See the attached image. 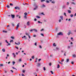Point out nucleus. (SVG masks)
Wrapping results in <instances>:
<instances>
[{"label": "nucleus", "instance_id": "de8ad7c7", "mask_svg": "<svg viewBox=\"0 0 76 76\" xmlns=\"http://www.w3.org/2000/svg\"><path fill=\"white\" fill-rule=\"evenodd\" d=\"M26 37V36H24L23 37H22V38H25Z\"/></svg>", "mask_w": 76, "mask_h": 76}, {"label": "nucleus", "instance_id": "c03bdc74", "mask_svg": "<svg viewBox=\"0 0 76 76\" xmlns=\"http://www.w3.org/2000/svg\"><path fill=\"white\" fill-rule=\"evenodd\" d=\"M7 8H10V6H9V5H7Z\"/></svg>", "mask_w": 76, "mask_h": 76}, {"label": "nucleus", "instance_id": "bb28decb", "mask_svg": "<svg viewBox=\"0 0 76 76\" xmlns=\"http://www.w3.org/2000/svg\"><path fill=\"white\" fill-rule=\"evenodd\" d=\"M10 6H13V4H12V3L10 4Z\"/></svg>", "mask_w": 76, "mask_h": 76}, {"label": "nucleus", "instance_id": "9d476101", "mask_svg": "<svg viewBox=\"0 0 76 76\" xmlns=\"http://www.w3.org/2000/svg\"><path fill=\"white\" fill-rule=\"evenodd\" d=\"M69 59H66V63H68V62H69Z\"/></svg>", "mask_w": 76, "mask_h": 76}, {"label": "nucleus", "instance_id": "0eeeda50", "mask_svg": "<svg viewBox=\"0 0 76 76\" xmlns=\"http://www.w3.org/2000/svg\"><path fill=\"white\" fill-rule=\"evenodd\" d=\"M60 18L61 19V20H63V17L62 16H61L60 17Z\"/></svg>", "mask_w": 76, "mask_h": 76}, {"label": "nucleus", "instance_id": "a211bd4d", "mask_svg": "<svg viewBox=\"0 0 76 76\" xmlns=\"http://www.w3.org/2000/svg\"><path fill=\"white\" fill-rule=\"evenodd\" d=\"M25 34H26V35H28H28H29V34H28L27 33V32H26Z\"/></svg>", "mask_w": 76, "mask_h": 76}, {"label": "nucleus", "instance_id": "39448f33", "mask_svg": "<svg viewBox=\"0 0 76 76\" xmlns=\"http://www.w3.org/2000/svg\"><path fill=\"white\" fill-rule=\"evenodd\" d=\"M11 16L12 17V19H13L14 18H15V15H13L12 14L11 15Z\"/></svg>", "mask_w": 76, "mask_h": 76}, {"label": "nucleus", "instance_id": "412c9836", "mask_svg": "<svg viewBox=\"0 0 76 76\" xmlns=\"http://www.w3.org/2000/svg\"><path fill=\"white\" fill-rule=\"evenodd\" d=\"M12 63H13V65H14V64H15V62L13 61L12 62Z\"/></svg>", "mask_w": 76, "mask_h": 76}, {"label": "nucleus", "instance_id": "1a4fd4ad", "mask_svg": "<svg viewBox=\"0 0 76 76\" xmlns=\"http://www.w3.org/2000/svg\"><path fill=\"white\" fill-rule=\"evenodd\" d=\"M62 9H65L66 8L65 5H64L62 7Z\"/></svg>", "mask_w": 76, "mask_h": 76}, {"label": "nucleus", "instance_id": "69168bd1", "mask_svg": "<svg viewBox=\"0 0 76 76\" xmlns=\"http://www.w3.org/2000/svg\"><path fill=\"white\" fill-rule=\"evenodd\" d=\"M64 50H61V53H63L64 52Z\"/></svg>", "mask_w": 76, "mask_h": 76}, {"label": "nucleus", "instance_id": "8fccbe9b", "mask_svg": "<svg viewBox=\"0 0 76 76\" xmlns=\"http://www.w3.org/2000/svg\"><path fill=\"white\" fill-rule=\"evenodd\" d=\"M42 6H43L44 7H45V5H44V4H43L42 7Z\"/></svg>", "mask_w": 76, "mask_h": 76}, {"label": "nucleus", "instance_id": "3c124183", "mask_svg": "<svg viewBox=\"0 0 76 76\" xmlns=\"http://www.w3.org/2000/svg\"><path fill=\"white\" fill-rule=\"evenodd\" d=\"M21 75L22 76H25V75H24V74H21Z\"/></svg>", "mask_w": 76, "mask_h": 76}, {"label": "nucleus", "instance_id": "6e6d98bb", "mask_svg": "<svg viewBox=\"0 0 76 76\" xmlns=\"http://www.w3.org/2000/svg\"><path fill=\"white\" fill-rule=\"evenodd\" d=\"M41 14H42V15H45V14H44V13H43V12Z\"/></svg>", "mask_w": 76, "mask_h": 76}, {"label": "nucleus", "instance_id": "4d7b16f0", "mask_svg": "<svg viewBox=\"0 0 76 76\" xmlns=\"http://www.w3.org/2000/svg\"><path fill=\"white\" fill-rule=\"evenodd\" d=\"M34 21H37V19L36 18L34 19Z\"/></svg>", "mask_w": 76, "mask_h": 76}, {"label": "nucleus", "instance_id": "09e8293b", "mask_svg": "<svg viewBox=\"0 0 76 76\" xmlns=\"http://www.w3.org/2000/svg\"><path fill=\"white\" fill-rule=\"evenodd\" d=\"M39 47L40 48H42V47H41V45L39 46Z\"/></svg>", "mask_w": 76, "mask_h": 76}, {"label": "nucleus", "instance_id": "ea45409f", "mask_svg": "<svg viewBox=\"0 0 76 76\" xmlns=\"http://www.w3.org/2000/svg\"><path fill=\"white\" fill-rule=\"evenodd\" d=\"M73 57H76V56H75V55H73Z\"/></svg>", "mask_w": 76, "mask_h": 76}, {"label": "nucleus", "instance_id": "49530a36", "mask_svg": "<svg viewBox=\"0 0 76 76\" xmlns=\"http://www.w3.org/2000/svg\"><path fill=\"white\" fill-rule=\"evenodd\" d=\"M72 4H75L74 2H72Z\"/></svg>", "mask_w": 76, "mask_h": 76}, {"label": "nucleus", "instance_id": "4c0bfd02", "mask_svg": "<svg viewBox=\"0 0 76 76\" xmlns=\"http://www.w3.org/2000/svg\"><path fill=\"white\" fill-rule=\"evenodd\" d=\"M38 23H42V22H40V21H38Z\"/></svg>", "mask_w": 76, "mask_h": 76}, {"label": "nucleus", "instance_id": "37998d69", "mask_svg": "<svg viewBox=\"0 0 76 76\" xmlns=\"http://www.w3.org/2000/svg\"><path fill=\"white\" fill-rule=\"evenodd\" d=\"M33 31V29L30 30V32H32V31Z\"/></svg>", "mask_w": 76, "mask_h": 76}, {"label": "nucleus", "instance_id": "f257e3e1", "mask_svg": "<svg viewBox=\"0 0 76 76\" xmlns=\"http://www.w3.org/2000/svg\"><path fill=\"white\" fill-rule=\"evenodd\" d=\"M24 15H25L24 16V18L25 19H27V17H26V16H27V15H28V13H27V12H25L24 13Z\"/></svg>", "mask_w": 76, "mask_h": 76}, {"label": "nucleus", "instance_id": "f3484780", "mask_svg": "<svg viewBox=\"0 0 76 76\" xmlns=\"http://www.w3.org/2000/svg\"><path fill=\"white\" fill-rule=\"evenodd\" d=\"M57 68H60V65L59 64H58V66H57Z\"/></svg>", "mask_w": 76, "mask_h": 76}, {"label": "nucleus", "instance_id": "338daca9", "mask_svg": "<svg viewBox=\"0 0 76 76\" xmlns=\"http://www.w3.org/2000/svg\"><path fill=\"white\" fill-rule=\"evenodd\" d=\"M44 30V29H42V30H41V31H42Z\"/></svg>", "mask_w": 76, "mask_h": 76}, {"label": "nucleus", "instance_id": "393cba45", "mask_svg": "<svg viewBox=\"0 0 76 76\" xmlns=\"http://www.w3.org/2000/svg\"><path fill=\"white\" fill-rule=\"evenodd\" d=\"M41 2H43V1H45V0H41Z\"/></svg>", "mask_w": 76, "mask_h": 76}, {"label": "nucleus", "instance_id": "c9c22d12", "mask_svg": "<svg viewBox=\"0 0 76 76\" xmlns=\"http://www.w3.org/2000/svg\"><path fill=\"white\" fill-rule=\"evenodd\" d=\"M20 44V42H19L17 44V45H19Z\"/></svg>", "mask_w": 76, "mask_h": 76}, {"label": "nucleus", "instance_id": "dca6fc26", "mask_svg": "<svg viewBox=\"0 0 76 76\" xmlns=\"http://www.w3.org/2000/svg\"><path fill=\"white\" fill-rule=\"evenodd\" d=\"M3 66V64H0V67H1Z\"/></svg>", "mask_w": 76, "mask_h": 76}, {"label": "nucleus", "instance_id": "0e129e2a", "mask_svg": "<svg viewBox=\"0 0 76 76\" xmlns=\"http://www.w3.org/2000/svg\"><path fill=\"white\" fill-rule=\"evenodd\" d=\"M38 6H36L35 7L37 9V8H38Z\"/></svg>", "mask_w": 76, "mask_h": 76}, {"label": "nucleus", "instance_id": "6e6552de", "mask_svg": "<svg viewBox=\"0 0 76 76\" xmlns=\"http://www.w3.org/2000/svg\"><path fill=\"white\" fill-rule=\"evenodd\" d=\"M40 64H39V63L37 65V67H39V66H40Z\"/></svg>", "mask_w": 76, "mask_h": 76}, {"label": "nucleus", "instance_id": "79ce46f5", "mask_svg": "<svg viewBox=\"0 0 76 76\" xmlns=\"http://www.w3.org/2000/svg\"><path fill=\"white\" fill-rule=\"evenodd\" d=\"M31 58H33V59H34V56H32Z\"/></svg>", "mask_w": 76, "mask_h": 76}, {"label": "nucleus", "instance_id": "7ed1b4c3", "mask_svg": "<svg viewBox=\"0 0 76 76\" xmlns=\"http://www.w3.org/2000/svg\"><path fill=\"white\" fill-rule=\"evenodd\" d=\"M58 35H63V34L61 32H59L57 34Z\"/></svg>", "mask_w": 76, "mask_h": 76}, {"label": "nucleus", "instance_id": "cd10ccee", "mask_svg": "<svg viewBox=\"0 0 76 76\" xmlns=\"http://www.w3.org/2000/svg\"><path fill=\"white\" fill-rule=\"evenodd\" d=\"M36 17L37 18H40V17L38 16H37Z\"/></svg>", "mask_w": 76, "mask_h": 76}, {"label": "nucleus", "instance_id": "a18cd8bd", "mask_svg": "<svg viewBox=\"0 0 76 76\" xmlns=\"http://www.w3.org/2000/svg\"><path fill=\"white\" fill-rule=\"evenodd\" d=\"M70 34H71V33L69 32L68 33V35H70Z\"/></svg>", "mask_w": 76, "mask_h": 76}, {"label": "nucleus", "instance_id": "7c9ffc66", "mask_svg": "<svg viewBox=\"0 0 76 76\" xmlns=\"http://www.w3.org/2000/svg\"><path fill=\"white\" fill-rule=\"evenodd\" d=\"M64 60L63 59H62L61 61V62H63V61H64Z\"/></svg>", "mask_w": 76, "mask_h": 76}, {"label": "nucleus", "instance_id": "72a5a7b5", "mask_svg": "<svg viewBox=\"0 0 76 76\" xmlns=\"http://www.w3.org/2000/svg\"><path fill=\"white\" fill-rule=\"evenodd\" d=\"M71 64H74V62L73 61L71 62Z\"/></svg>", "mask_w": 76, "mask_h": 76}, {"label": "nucleus", "instance_id": "9b49d317", "mask_svg": "<svg viewBox=\"0 0 76 76\" xmlns=\"http://www.w3.org/2000/svg\"><path fill=\"white\" fill-rule=\"evenodd\" d=\"M68 12L69 13H71V11L70 10H68Z\"/></svg>", "mask_w": 76, "mask_h": 76}, {"label": "nucleus", "instance_id": "5701e85b", "mask_svg": "<svg viewBox=\"0 0 76 76\" xmlns=\"http://www.w3.org/2000/svg\"><path fill=\"white\" fill-rule=\"evenodd\" d=\"M22 72H23V73H24L25 72V70H23L22 71Z\"/></svg>", "mask_w": 76, "mask_h": 76}, {"label": "nucleus", "instance_id": "052dcab7", "mask_svg": "<svg viewBox=\"0 0 76 76\" xmlns=\"http://www.w3.org/2000/svg\"><path fill=\"white\" fill-rule=\"evenodd\" d=\"M69 2H67V5H69Z\"/></svg>", "mask_w": 76, "mask_h": 76}, {"label": "nucleus", "instance_id": "423d86ee", "mask_svg": "<svg viewBox=\"0 0 76 76\" xmlns=\"http://www.w3.org/2000/svg\"><path fill=\"white\" fill-rule=\"evenodd\" d=\"M15 9H18V10H20V8L18 7H15Z\"/></svg>", "mask_w": 76, "mask_h": 76}, {"label": "nucleus", "instance_id": "c756f323", "mask_svg": "<svg viewBox=\"0 0 76 76\" xmlns=\"http://www.w3.org/2000/svg\"><path fill=\"white\" fill-rule=\"evenodd\" d=\"M46 2H47V3H50V2H49V1H48V0H47L46 1Z\"/></svg>", "mask_w": 76, "mask_h": 76}, {"label": "nucleus", "instance_id": "aec40b11", "mask_svg": "<svg viewBox=\"0 0 76 76\" xmlns=\"http://www.w3.org/2000/svg\"><path fill=\"white\" fill-rule=\"evenodd\" d=\"M11 38H12V39H15V38H14V37H11Z\"/></svg>", "mask_w": 76, "mask_h": 76}, {"label": "nucleus", "instance_id": "ddd939ff", "mask_svg": "<svg viewBox=\"0 0 76 76\" xmlns=\"http://www.w3.org/2000/svg\"><path fill=\"white\" fill-rule=\"evenodd\" d=\"M2 50L3 52H5V49L3 48L2 49Z\"/></svg>", "mask_w": 76, "mask_h": 76}, {"label": "nucleus", "instance_id": "e2e57ef3", "mask_svg": "<svg viewBox=\"0 0 76 76\" xmlns=\"http://www.w3.org/2000/svg\"><path fill=\"white\" fill-rule=\"evenodd\" d=\"M61 19H59V21L60 22H61Z\"/></svg>", "mask_w": 76, "mask_h": 76}, {"label": "nucleus", "instance_id": "4be33fe9", "mask_svg": "<svg viewBox=\"0 0 76 76\" xmlns=\"http://www.w3.org/2000/svg\"><path fill=\"white\" fill-rule=\"evenodd\" d=\"M53 46L54 47H56V45L55 44V43H54L53 44Z\"/></svg>", "mask_w": 76, "mask_h": 76}, {"label": "nucleus", "instance_id": "a19ab883", "mask_svg": "<svg viewBox=\"0 0 76 76\" xmlns=\"http://www.w3.org/2000/svg\"><path fill=\"white\" fill-rule=\"evenodd\" d=\"M12 26H14V24H13V23H12Z\"/></svg>", "mask_w": 76, "mask_h": 76}, {"label": "nucleus", "instance_id": "f704fd0d", "mask_svg": "<svg viewBox=\"0 0 76 76\" xmlns=\"http://www.w3.org/2000/svg\"><path fill=\"white\" fill-rule=\"evenodd\" d=\"M43 69H44V71H45V70H46L45 69V67H43Z\"/></svg>", "mask_w": 76, "mask_h": 76}, {"label": "nucleus", "instance_id": "b1692460", "mask_svg": "<svg viewBox=\"0 0 76 76\" xmlns=\"http://www.w3.org/2000/svg\"><path fill=\"white\" fill-rule=\"evenodd\" d=\"M56 2L55 1H52V3H53L54 4V3H55V2Z\"/></svg>", "mask_w": 76, "mask_h": 76}, {"label": "nucleus", "instance_id": "680f3d73", "mask_svg": "<svg viewBox=\"0 0 76 76\" xmlns=\"http://www.w3.org/2000/svg\"><path fill=\"white\" fill-rule=\"evenodd\" d=\"M15 48H16L17 49H18V47H15Z\"/></svg>", "mask_w": 76, "mask_h": 76}, {"label": "nucleus", "instance_id": "4468645a", "mask_svg": "<svg viewBox=\"0 0 76 76\" xmlns=\"http://www.w3.org/2000/svg\"><path fill=\"white\" fill-rule=\"evenodd\" d=\"M3 32H5V33H7V31H5L4 30H3Z\"/></svg>", "mask_w": 76, "mask_h": 76}, {"label": "nucleus", "instance_id": "bf43d9fd", "mask_svg": "<svg viewBox=\"0 0 76 76\" xmlns=\"http://www.w3.org/2000/svg\"><path fill=\"white\" fill-rule=\"evenodd\" d=\"M7 57H9V55L8 54H7Z\"/></svg>", "mask_w": 76, "mask_h": 76}, {"label": "nucleus", "instance_id": "6ab92c4d", "mask_svg": "<svg viewBox=\"0 0 76 76\" xmlns=\"http://www.w3.org/2000/svg\"><path fill=\"white\" fill-rule=\"evenodd\" d=\"M18 61L19 62H20V61H22V59H18Z\"/></svg>", "mask_w": 76, "mask_h": 76}, {"label": "nucleus", "instance_id": "2f4dec72", "mask_svg": "<svg viewBox=\"0 0 76 76\" xmlns=\"http://www.w3.org/2000/svg\"><path fill=\"white\" fill-rule=\"evenodd\" d=\"M12 68L13 69H16V70H17V69H16V68H15L14 67H12Z\"/></svg>", "mask_w": 76, "mask_h": 76}, {"label": "nucleus", "instance_id": "20e7f679", "mask_svg": "<svg viewBox=\"0 0 76 76\" xmlns=\"http://www.w3.org/2000/svg\"><path fill=\"white\" fill-rule=\"evenodd\" d=\"M33 31H34L35 32H38V30H37L35 29H33Z\"/></svg>", "mask_w": 76, "mask_h": 76}, {"label": "nucleus", "instance_id": "2eb2a0df", "mask_svg": "<svg viewBox=\"0 0 76 76\" xmlns=\"http://www.w3.org/2000/svg\"><path fill=\"white\" fill-rule=\"evenodd\" d=\"M10 42H13V40H11L10 41Z\"/></svg>", "mask_w": 76, "mask_h": 76}, {"label": "nucleus", "instance_id": "e433bc0d", "mask_svg": "<svg viewBox=\"0 0 76 76\" xmlns=\"http://www.w3.org/2000/svg\"><path fill=\"white\" fill-rule=\"evenodd\" d=\"M40 34L41 35H42V36H43V37H44V34L42 33H41Z\"/></svg>", "mask_w": 76, "mask_h": 76}, {"label": "nucleus", "instance_id": "5fc2aeb1", "mask_svg": "<svg viewBox=\"0 0 76 76\" xmlns=\"http://www.w3.org/2000/svg\"><path fill=\"white\" fill-rule=\"evenodd\" d=\"M28 36L29 39H30L31 38V37H30V36H29V35H28Z\"/></svg>", "mask_w": 76, "mask_h": 76}, {"label": "nucleus", "instance_id": "a878e982", "mask_svg": "<svg viewBox=\"0 0 76 76\" xmlns=\"http://www.w3.org/2000/svg\"><path fill=\"white\" fill-rule=\"evenodd\" d=\"M70 16H71V17H73V14L71 15H70Z\"/></svg>", "mask_w": 76, "mask_h": 76}, {"label": "nucleus", "instance_id": "774afa93", "mask_svg": "<svg viewBox=\"0 0 76 76\" xmlns=\"http://www.w3.org/2000/svg\"><path fill=\"white\" fill-rule=\"evenodd\" d=\"M75 16H76V13H75V15H74Z\"/></svg>", "mask_w": 76, "mask_h": 76}, {"label": "nucleus", "instance_id": "c85d7f7f", "mask_svg": "<svg viewBox=\"0 0 76 76\" xmlns=\"http://www.w3.org/2000/svg\"><path fill=\"white\" fill-rule=\"evenodd\" d=\"M50 72L52 73V74H54V73H53V71H51Z\"/></svg>", "mask_w": 76, "mask_h": 76}, {"label": "nucleus", "instance_id": "f03ea898", "mask_svg": "<svg viewBox=\"0 0 76 76\" xmlns=\"http://www.w3.org/2000/svg\"><path fill=\"white\" fill-rule=\"evenodd\" d=\"M20 24V23H18L17 25V27L16 28V30H18V28L19 27V25Z\"/></svg>", "mask_w": 76, "mask_h": 76}, {"label": "nucleus", "instance_id": "58836bf2", "mask_svg": "<svg viewBox=\"0 0 76 76\" xmlns=\"http://www.w3.org/2000/svg\"><path fill=\"white\" fill-rule=\"evenodd\" d=\"M5 42H7V44H8V43H9V42H7V40H5Z\"/></svg>", "mask_w": 76, "mask_h": 76}, {"label": "nucleus", "instance_id": "473e14b6", "mask_svg": "<svg viewBox=\"0 0 76 76\" xmlns=\"http://www.w3.org/2000/svg\"><path fill=\"white\" fill-rule=\"evenodd\" d=\"M64 15L65 16H67V15H66V12H64Z\"/></svg>", "mask_w": 76, "mask_h": 76}, {"label": "nucleus", "instance_id": "13d9d810", "mask_svg": "<svg viewBox=\"0 0 76 76\" xmlns=\"http://www.w3.org/2000/svg\"><path fill=\"white\" fill-rule=\"evenodd\" d=\"M56 50H58V48H56Z\"/></svg>", "mask_w": 76, "mask_h": 76}, {"label": "nucleus", "instance_id": "f8f14e48", "mask_svg": "<svg viewBox=\"0 0 76 76\" xmlns=\"http://www.w3.org/2000/svg\"><path fill=\"white\" fill-rule=\"evenodd\" d=\"M27 25L29 26V22L28 21L27 23Z\"/></svg>", "mask_w": 76, "mask_h": 76}, {"label": "nucleus", "instance_id": "603ef678", "mask_svg": "<svg viewBox=\"0 0 76 76\" xmlns=\"http://www.w3.org/2000/svg\"><path fill=\"white\" fill-rule=\"evenodd\" d=\"M10 71L12 72V73H13V70H11Z\"/></svg>", "mask_w": 76, "mask_h": 76}, {"label": "nucleus", "instance_id": "864d4df0", "mask_svg": "<svg viewBox=\"0 0 76 76\" xmlns=\"http://www.w3.org/2000/svg\"><path fill=\"white\" fill-rule=\"evenodd\" d=\"M35 44H34V45H36V46H37V42H35Z\"/></svg>", "mask_w": 76, "mask_h": 76}]
</instances>
